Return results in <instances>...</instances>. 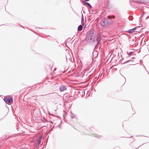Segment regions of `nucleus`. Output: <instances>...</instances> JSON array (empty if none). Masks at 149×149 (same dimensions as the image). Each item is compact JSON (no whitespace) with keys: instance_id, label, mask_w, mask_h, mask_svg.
Masks as SVG:
<instances>
[{"instance_id":"11","label":"nucleus","mask_w":149,"mask_h":149,"mask_svg":"<svg viewBox=\"0 0 149 149\" xmlns=\"http://www.w3.org/2000/svg\"><path fill=\"white\" fill-rule=\"evenodd\" d=\"M111 17L112 18H115V17L114 15H113L112 16H111Z\"/></svg>"},{"instance_id":"4","label":"nucleus","mask_w":149,"mask_h":149,"mask_svg":"<svg viewBox=\"0 0 149 149\" xmlns=\"http://www.w3.org/2000/svg\"><path fill=\"white\" fill-rule=\"evenodd\" d=\"M59 89L61 91H63L66 90V88L64 86H62L60 87Z\"/></svg>"},{"instance_id":"6","label":"nucleus","mask_w":149,"mask_h":149,"mask_svg":"<svg viewBox=\"0 0 149 149\" xmlns=\"http://www.w3.org/2000/svg\"><path fill=\"white\" fill-rule=\"evenodd\" d=\"M71 58V56L69 54H68L66 55V59L67 60V59H70Z\"/></svg>"},{"instance_id":"13","label":"nucleus","mask_w":149,"mask_h":149,"mask_svg":"<svg viewBox=\"0 0 149 149\" xmlns=\"http://www.w3.org/2000/svg\"><path fill=\"white\" fill-rule=\"evenodd\" d=\"M132 54V52H130L129 53V55H130L131 54Z\"/></svg>"},{"instance_id":"14","label":"nucleus","mask_w":149,"mask_h":149,"mask_svg":"<svg viewBox=\"0 0 149 149\" xmlns=\"http://www.w3.org/2000/svg\"><path fill=\"white\" fill-rule=\"evenodd\" d=\"M89 39H90V40H91V38H90Z\"/></svg>"},{"instance_id":"5","label":"nucleus","mask_w":149,"mask_h":149,"mask_svg":"<svg viewBox=\"0 0 149 149\" xmlns=\"http://www.w3.org/2000/svg\"><path fill=\"white\" fill-rule=\"evenodd\" d=\"M82 29V26L81 25L79 26L78 28V31H81Z\"/></svg>"},{"instance_id":"10","label":"nucleus","mask_w":149,"mask_h":149,"mask_svg":"<svg viewBox=\"0 0 149 149\" xmlns=\"http://www.w3.org/2000/svg\"><path fill=\"white\" fill-rule=\"evenodd\" d=\"M107 18L109 19H110L112 18L111 16H108L107 17Z\"/></svg>"},{"instance_id":"2","label":"nucleus","mask_w":149,"mask_h":149,"mask_svg":"<svg viewBox=\"0 0 149 149\" xmlns=\"http://www.w3.org/2000/svg\"><path fill=\"white\" fill-rule=\"evenodd\" d=\"M4 100L5 102L7 104L10 103L13 101L11 98H8L5 97L4 98Z\"/></svg>"},{"instance_id":"9","label":"nucleus","mask_w":149,"mask_h":149,"mask_svg":"<svg viewBox=\"0 0 149 149\" xmlns=\"http://www.w3.org/2000/svg\"><path fill=\"white\" fill-rule=\"evenodd\" d=\"M125 80L124 79L123 82V83L122 84H120V85H123L125 83Z\"/></svg>"},{"instance_id":"8","label":"nucleus","mask_w":149,"mask_h":149,"mask_svg":"<svg viewBox=\"0 0 149 149\" xmlns=\"http://www.w3.org/2000/svg\"><path fill=\"white\" fill-rule=\"evenodd\" d=\"M40 140H37V143L38 144V146H39V144L40 143Z\"/></svg>"},{"instance_id":"7","label":"nucleus","mask_w":149,"mask_h":149,"mask_svg":"<svg viewBox=\"0 0 149 149\" xmlns=\"http://www.w3.org/2000/svg\"><path fill=\"white\" fill-rule=\"evenodd\" d=\"M85 4L87 5L88 6H89L91 8H92V6L91 5L88 3H85Z\"/></svg>"},{"instance_id":"12","label":"nucleus","mask_w":149,"mask_h":149,"mask_svg":"<svg viewBox=\"0 0 149 149\" xmlns=\"http://www.w3.org/2000/svg\"><path fill=\"white\" fill-rule=\"evenodd\" d=\"M89 34H88V35L87 36V38H89Z\"/></svg>"},{"instance_id":"3","label":"nucleus","mask_w":149,"mask_h":149,"mask_svg":"<svg viewBox=\"0 0 149 149\" xmlns=\"http://www.w3.org/2000/svg\"><path fill=\"white\" fill-rule=\"evenodd\" d=\"M130 33H132L136 32V28L133 29H130L127 31Z\"/></svg>"},{"instance_id":"1","label":"nucleus","mask_w":149,"mask_h":149,"mask_svg":"<svg viewBox=\"0 0 149 149\" xmlns=\"http://www.w3.org/2000/svg\"><path fill=\"white\" fill-rule=\"evenodd\" d=\"M100 24L103 26H107L110 24V22L106 18H104L100 21Z\"/></svg>"}]
</instances>
